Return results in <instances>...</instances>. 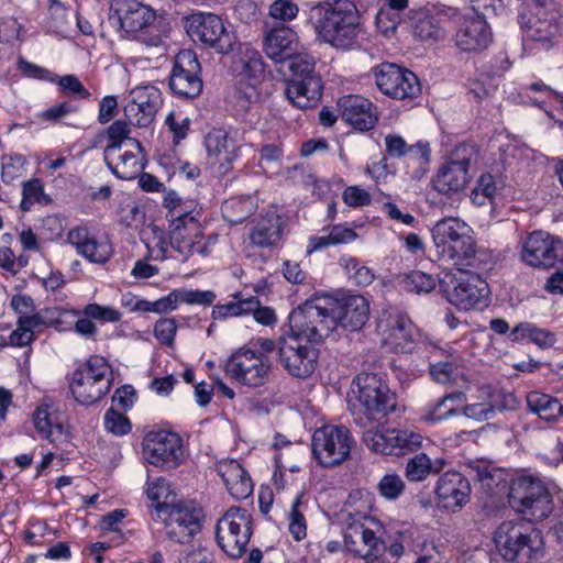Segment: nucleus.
Listing matches in <instances>:
<instances>
[{
  "mask_svg": "<svg viewBox=\"0 0 563 563\" xmlns=\"http://www.w3.org/2000/svg\"><path fill=\"white\" fill-rule=\"evenodd\" d=\"M309 23L318 38L338 49H350L357 43L361 14L352 0H328L312 7Z\"/></svg>",
  "mask_w": 563,
  "mask_h": 563,
  "instance_id": "f257e3e1",
  "label": "nucleus"
},
{
  "mask_svg": "<svg viewBox=\"0 0 563 563\" xmlns=\"http://www.w3.org/2000/svg\"><path fill=\"white\" fill-rule=\"evenodd\" d=\"M432 239L443 256H446L459 271H486L490 257L477 246L474 230L460 218L445 217L432 228Z\"/></svg>",
  "mask_w": 563,
  "mask_h": 563,
  "instance_id": "f03ea898",
  "label": "nucleus"
},
{
  "mask_svg": "<svg viewBox=\"0 0 563 563\" xmlns=\"http://www.w3.org/2000/svg\"><path fill=\"white\" fill-rule=\"evenodd\" d=\"M163 207L167 210L170 245L185 257L194 254L207 255L200 212L196 210L194 202L184 200L176 191L170 190L164 196Z\"/></svg>",
  "mask_w": 563,
  "mask_h": 563,
  "instance_id": "7ed1b4c3",
  "label": "nucleus"
},
{
  "mask_svg": "<svg viewBox=\"0 0 563 563\" xmlns=\"http://www.w3.org/2000/svg\"><path fill=\"white\" fill-rule=\"evenodd\" d=\"M501 556L515 563H533L542 556L540 533L522 520L501 522L494 533Z\"/></svg>",
  "mask_w": 563,
  "mask_h": 563,
  "instance_id": "20e7f679",
  "label": "nucleus"
},
{
  "mask_svg": "<svg viewBox=\"0 0 563 563\" xmlns=\"http://www.w3.org/2000/svg\"><path fill=\"white\" fill-rule=\"evenodd\" d=\"M509 506L530 520H543L553 511V499L544 481L532 474L520 475L511 481Z\"/></svg>",
  "mask_w": 563,
  "mask_h": 563,
  "instance_id": "39448f33",
  "label": "nucleus"
},
{
  "mask_svg": "<svg viewBox=\"0 0 563 563\" xmlns=\"http://www.w3.org/2000/svg\"><path fill=\"white\" fill-rule=\"evenodd\" d=\"M328 297L306 300L289 314L292 336L309 343L322 342L334 330V321L328 305Z\"/></svg>",
  "mask_w": 563,
  "mask_h": 563,
  "instance_id": "423d86ee",
  "label": "nucleus"
},
{
  "mask_svg": "<svg viewBox=\"0 0 563 563\" xmlns=\"http://www.w3.org/2000/svg\"><path fill=\"white\" fill-rule=\"evenodd\" d=\"M112 378V369L108 362L102 356L93 355L74 372L69 387L78 404L89 406L108 394Z\"/></svg>",
  "mask_w": 563,
  "mask_h": 563,
  "instance_id": "0eeeda50",
  "label": "nucleus"
},
{
  "mask_svg": "<svg viewBox=\"0 0 563 563\" xmlns=\"http://www.w3.org/2000/svg\"><path fill=\"white\" fill-rule=\"evenodd\" d=\"M156 15L147 5L136 0H122L115 3L113 13L109 15V22L125 33L140 32L139 40L147 46H159L163 44V36L158 29L153 25Z\"/></svg>",
  "mask_w": 563,
  "mask_h": 563,
  "instance_id": "6e6552de",
  "label": "nucleus"
},
{
  "mask_svg": "<svg viewBox=\"0 0 563 563\" xmlns=\"http://www.w3.org/2000/svg\"><path fill=\"white\" fill-rule=\"evenodd\" d=\"M478 150L473 144H460L450 154L432 179L433 188L443 195L462 190L470 181L471 168L477 163Z\"/></svg>",
  "mask_w": 563,
  "mask_h": 563,
  "instance_id": "1a4fd4ad",
  "label": "nucleus"
},
{
  "mask_svg": "<svg viewBox=\"0 0 563 563\" xmlns=\"http://www.w3.org/2000/svg\"><path fill=\"white\" fill-rule=\"evenodd\" d=\"M356 399L369 420L379 421L394 412L397 399L388 384L377 374L361 373L354 380Z\"/></svg>",
  "mask_w": 563,
  "mask_h": 563,
  "instance_id": "9d476101",
  "label": "nucleus"
},
{
  "mask_svg": "<svg viewBox=\"0 0 563 563\" xmlns=\"http://www.w3.org/2000/svg\"><path fill=\"white\" fill-rule=\"evenodd\" d=\"M253 533V520L247 509L231 507L218 520V545L231 558H240L246 550Z\"/></svg>",
  "mask_w": 563,
  "mask_h": 563,
  "instance_id": "9b49d317",
  "label": "nucleus"
},
{
  "mask_svg": "<svg viewBox=\"0 0 563 563\" xmlns=\"http://www.w3.org/2000/svg\"><path fill=\"white\" fill-rule=\"evenodd\" d=\"M223 371L238 384L256 388L268 382L272 362L263 353H256L251 347H241L225 361Z\"/></svg>",
  "mask_w": 563,
  "mask_h": 563,
  "instance_id": "f8f14e48",
  "label": "nucleus"
},
{
  "mask_svg": "<svg viewBox=\"0 0 563 563\" xmlns=\"http://www.w3.org/2000/svg\"><path fill=\"white\" fill-rule=\"evenodd\" d=\"M165 522L166 537L176 543L189 542L201 529L202 510L192 503L178 501L155 506Z\"/></svg>",
  "mask_w": 563,
  "mask_h": 563,
  "instance_id": "ddd939ff",
  "label": "nucleus"
},
{
  "mask_svg": "<svg viewBox=\"0 0 563 563\" xmlns=\"http://www.w3.org/2000/svg\"><path fill=\"white\" fill-rule=\"evenodd\" d=\"M353 438L344 426L327 424L312 435V453L318 463L330 467L344 462L350 455Z\"/></svg>",
  "mask_w": 563,
  "mask_h": 563,
  "instance_id": "4468645a",
  "label": "nucleus"
},
{
  "mask_svg": "<svg viewBox=\"0 0 563 563\" xmlns=\"http://www.w3.org/2000/svg\"><path fill=\"white\" fill-rule=\"evenodd\" d=\"M453 42L465 53H481L488 48L493 42V33L485 16L474 10L467 9L453 16Z\"/></svg>",
  "mask_w": 563,
  "mask_h": 563,
  "instance_id": "2eb2a0df",
  "label": "nucleus"
},
{
  "mask_svg": "<svg viewBox=\"0 0 563 563\" xmlns=\"http://www.w3.org/2000/svg\"><path fill=\"white\" fill-rule=\"evenodd\" d=\"M144 460L163 470L178 467L185 460L183 439L173 431H151L142 442Z\"/></svg>",
  "mask_w": 563,
  "mask_h": 563,
  "instance_id": "dca6fc26",
  "label": "nucleus"
},
{
  "mask_svg": "<svg viewBox=\"0 0 563 563\" xmlns=\"http://www.w3.org/2000/svg\"><path fill=\"white\" fill-rule=\"evenodd\" d=\"M518 21L526 37L534 42L550 43L559 32L556 14L545 0H521Z\"/></svg>",
  "mask_w": 563,
  "mask_h": 563,
  "instance_id": "f3484780",
  "label": "nucleus"
},
{
  "mask_svg": "<svg viewBox=\"0 0 563 563\" xmlns=\"http://www.w3.org/2000/svg\"><path fill=\"white\" fill-rule=\"evenodd\" d=\"M184 21L186 32L194 41H199L222 54L232 49V36L219 15L197 12L186 16Z\"/></svg>",
  "mask_w": 563,
  "mask_h": 563,
  "instance_id": "a211bd4d",
  "label": "nucleus"
},
{
  "mask_svg": "<svg viewBox=\"0 0 563 563\" xmlns=\"http://www.w3.org/2000/svg\"><path fill=\"white\" fill-rule=\"evenodd\" d=\"M319 350L300 339L288 335L278 342V361L295 378L310 377L318 365Z\"/></svg>",
  "mask_w": 563,
  "mask_h": 563,
  "instance_id": "6ab92c4d",
  "label": "nucleus"
},
{
  "mask_svg": "<svg viewBox=\"0 0 563 563\" xmlns=\"http://www.w3.org/2000/svg\"><path fill=\"white\" fill-rule=\"evenodd\" d=\"M460 276H453L451 287L444 292L448 301L463 311L485 306L488 299V284L479 276L481 271H460Z\"/></svg>",
  "mask_w": 563,
  "mask_h": 563,
  "instance_id": "aec40b11",
  "label": "nucleus"
},
{
  "mask_svg": "<svg viewBox=\"0 0 563 563\" xmlns=\"http://www.w3.org/2000/svg\"><path fill=\"white\" fill-rule=\"evenodd\" d=\"M521 260L538 268L563 266V242L544 231H534L522 242Z\"/></svg>",
  "mask_w": 563,
  "mask_h": 563,
  "instance_id": "412c9836",
  "label": "nucleus"
},
{
  "mask_svg": "<svg viewBox=\"0 0 563 563\" xmlns=\"http://www.w3.org/2000/svg\"><path fill=\"white\" fill-rule=\"evenodd\" d=\"M378 89L393 99H415L421 93L418 77L409 69L396 64H382L375 71Z\"/></svg>",
  "mask_w": 563,
  "mask_h": 563,
  "instance_id": "4be33fe9",
  "label": "nucleus"
},
{
  "mask_svg": "<svg viewBox=\"0 0 563 563\" xmlns=\"http://www.w3.org/2000/svg\"><path fill=\"white\" fill-rule=\"evenodd\" d=\"M199 74L200 64L196 54L190 49L180 51L175 57L169 76L172 91L181 98H196L202 90V80Z\"/></svg>",
  "mask_w": 563,
  "mask_h": 563,
  "instance_id": "5701e85b",
  "label": "nucleus"
},
{
  "mask_svg": "<svg viewBox=\"0 0 563 563\" xmlns=\"http://www.w3.org/2000/svg\"><path fill=\"white\" fill-rule=\"evenodd\" d=\"M422 435L410 430L387 429L380 431L373 424L363 432V442L372 451L390 455L396 450L416 451L422 445Z\"/></svg>",
  "mask_w": 563,
  "mask_h": 563,
  "instance_id": "b1692460",
  "label": "nucleus"
},
{
  "mask_svg": "<svg viewBox=\"0 0 563 563\" xmlns=\"http://www.w3.org/2000/svg\"><path fill=\"white\" fill-rule=\"evenodd\" d=\"M32 420L40 439L54 445L68 442L69 432L65 424V416L57 401L48 397L43 398L32 413Z\"/></svg>",
  "mask_w": 563,
  "mask_h": 563,
  "instance_id": "393cba45",
  "label": "nucleus"
},
{
  "mask_svg": "<svg viewBox=\"0 0 563 563\" xmlns=\"http://www.w3.org/2000/svg\"><path fill=\"white\" fill-rule=\"evenodd\" d=\"M203 144L209 163L218 167L219 174L229 173L240 155L241 144L235 135L222 128H216L206 134Z\"/></svg>",
  "mask_w": 563,
  "mask_h": 563,
  "instance_id": "a878e982",
  "label": "nucleus"
},
{
  "mask_svg": "<svg viewBox=\"0 0 563 563\" xmlns=\"http://www.w3.org/2000/svg\"><path fill=\"white\" fill-rule=\"evenodd\" d=\"M327 302L334 321V329L341 327L352 332L358 331L368 320L369 303L361 295H349L340 299L328 297Z\"/></svg>",
  "mask_w": 563,
  "mask_h": 563,
  "instance_id": "bb28decb",
  "label": "nucleus"
},
{
  "mask_svg": "<svg viewBox=\"0 0 563 563\" xmlns=\"http://www.w3.org/2000/svg\"><path fill=\"white\" fill-rule=\"evenodd\" d=\"M336 106L342 120L354 130L361 132L369 131L378 121L376 107L372 101L362 96H343L339 98Z\"/></svg>",
  "mask_w": 563,
  "mask_h": 563,
  "instance_id": "cd10ccee",
  "label": "nucleus"
},
{
  "mask_svg": "<svg viewBox=\"0 0 563 563\" xmlns=\"http://www.w3.org/2000/svg\"><path fill=\"white\" fill-rule=\"evenodd\" d=\"M161 104L159 91L154 87H136L130 91L124 107L125 117L139 128L148 126Z\"/></svg>",
  "mask_w": 563,
  "mask_h": 563,
  "instance_id": "c85d7f7f",
  "label": "nucleus"
},
{
  "mask_svg": "<svg viewBox=\"0 0 563 563\" xmlns=\"http://www.w3.org/2000/svg\"><path fill=\"white\" fill-rule=\"evenodd\" d=\"M487 398L481 402L463 405V415L477 422L494 419L497 412L515 409L517 405L516 397L501 390L485 388Z\"/></svg>",
  "mask_w": 563,
  "mask_h": 563,
  "instance_id": "c756f323",
  "label": "nucleus"
},
{
  "mask_svg": "<svg viewBox=\"0 0 563 563\" xmlns=\"http://www.w3.org/2000/svg\"><path fill=\"white\" fill-rule=\"evenodd\" d=\"M435 494L443 508L454 511L468 501L471 485L461 473L446 472L439 478Z\"/></svg>",
  "mask_w": 563,
  "mask_h": 563,
  "instance_id": "7c9ffc66",
  "label": "nucleus"
},
{
  "mask_svg": "<svg viewBox=\"0 0 563 563\" xmlns=\"http://www.w3.org/2000/svg\"><path fill=\"white\" fill-rule=\"evenodd\" d=\"M299 41L297 34L288 26L280 24L266 32L263 48L267 57L275 63H285L298 51Z\"/></svg>",
  "mask_w": 563,
  "mask_h": 563,
  "instance_id": "2f4dec72",
  "label": "nucleus"
},
{
  "mask_svg": "<svg viewBox=\"0 0 563 563\" xmlns=\"http://www.w3.org/2000/svg\"><path fill=\"white\" fill-rule=\"evenodd\" d=\"M322 89L321 77H308L307 79L287 80L284 93L292 106L306 110L319 102Z\"/></svg>",
  "mask_w": 563,
  "mask_h": 563,
  "instance_id": "473e14b6",
  "label": "nucleus"
},
{
  "mask_svg": "<svg viewBox=\"0 0 563 563\" xmlns=\"http://www.w3.org/2000/svg\"><path fill=\"white\" fill-rule=\"evenodd\" d=\"M217 473L234 499H245L252 494V479L238 461L224 460L219 462L217 464Z\"/></svg>",
  "mask_w": 563,
  "mask_h": 563,
  "instance_id": "72a5a7b5",
  "label": "nucleus"
},
{
  "mask_svg": "<svg viewBox=\"0 0 563 563\" xmlns=\"http://www.w3.org/2000/svg\"><path fill=\"white\" fill-rule=\"evenodd\" d=\"M284 221L275 207H269L262 213L250 233L252 245L257 247H272L282 238Z\"/></svg>",
  "mask_w": 563,
  "mask_h": 563,
  "instance_id": "f704fd0d",
  "label": "nucleus"
},
{
  "mask_svg": "<svg viewBox=\"0 0 563 563\" xmlns=\"http://www.w3.org/2000/svg\"><path fill=\"white\" fill-rule=\"evenodd\" d=\"M416 328L411 320L404 314H396L389 322L385 340L394 347L402 352H409L412 349Z\"/></svg>",
  "mask_w": 563,
  "mask_h": 563,
  "instance_id": "c9c22d12",
  "label": "nucleus"
},
{
  "mask_svg": "<svg viewBox=\"0 0 563 563\" xmlns=\"http://www.w3.org/2000/svg\"><path fill=\"white\" fill-rule=\"evenodd\" d=\"M446 462L443 459L431 460L426 453H419L408 459L405 468V475L410 482H422L430 474L440 473Z\"/></svg>",
  "mask_w": 563,
  "mask_h": 563,
  "instance_id": "e433bc0d",
  "label": "nucleus"
},
{
  "mask_svg": "<svg viewBox=\"0 0 563 563\" xmlns=\"http://www.w3.org/2000/svg\"><path fill=\"white\" fill-rule=\"evenodd\" d=\"M512 342L529 341L541 349H548L555 344L556 336L553 332L541 329L531 322L517 324L509 333Z\"/></svg>",
  "mask_w": 563,
  "mask_h": 563,
  "instance_id": "4c0bfd02",
  "label": "nucleus"
},
{
  "mask_svg": "<svg viewBox=\"0 0 563 563\" xmlns=\"http://www.w3.org/2000/svg\"><path fill=\"white\" fill-rule=\"evenodd\" d=\"M234 70L244 78L258 80L264 76L265 63L258 51L244 45L234 62Z\"/></svg>",
  "mask_w": 563,
  "mask_h": 563,
  "instance_id": "58836bf2",
  "label": "nucleus"
},
{
  "mask_svg": "<svg viewBox=\"0 0 563 563\" xmlns=\"http://www.w3.org/2000/svg\"><path fill=\"white\" fill-rule=\"evenodd\" d=\"M257 209V201L254 197H236L227 200L222 208V217L230 224H240L249 219Z\"/></svg>",
  "mask_w": 563,
  "mask_h": 563,
  "instance_id": "ea45409f",
  "label": "nucleus"
},
{
  "mask_svg": "<svg viewBox=\"0 0 563 563\" xmlns=\"http://www.w3.org/2000/svg\"><path fill=\"white\" fill-rule=\"evenodd\" d=\"M466 401V395L462 391H453L444 395L435 404L431 405L426 419L429 421H441L457 415L459 408Z\"/></svg>",
  "mask_w": 563,
  "mask_h": 563,
  "instance_id": "a19ab883",
  "label": "nucleus"
},
{
  "mask_svg": "<svg viewBox=\"0 0 563 563\" xmlns=\"http://www.w3.org/2000/svg\"><path fill=\"white\" fill-rule=\"evenodd\" d=\"M529 410L542 420L556 421L560 418V402L556 398L540 391H531L527 395Z\"/></svg>",
  "mask_w": 563,
  "mask_h": 563,
  "instance_id": "79ce46f5",
  "label": "nucleus"
},
{
  "mask_svg": "<svg viewBox=\"0 0 563 563\" xmlns=\"http://www.w3.org/2000/svg\"><path fill=\"white\" fill-rule=\"evenodd\" d=\"M412 33L415 37L421 41L437 42L444 37V31L439 25L435 16L428 14L426 11H417L413 16Z\"/></svg>",
  "mask_w": 563,
  "mask_h": 563,
  "instance_id": "37998d69",
  "label": "nucleus"
},
{
  "mask_svg": "<svg viewBox=\"0 0 563 563\" xmlns=\"http://www.w3.org/2000/svg\"><path fill=\"white\" fill-rule=\"evenodd\" d=\"M339 264L343 267L349 280L357 287H366L375 279L373 269L354 256H341Z\"/></svg>",
  "mask_w": 563,
  "mask_h": 563,
  "instance_id": "c03bdc74",
  "label": "nucleus"
},
{
  "mask_svg": "<svg viewBox=\"0 0 563 563\" xmlns=\"http://www.w3.org/2000/svg\"><path fill=\"white\" fill-rule=\"evenodd\" d=\"M104 163L115 177L124 180L135 178L142 168L137 156L132 152L123 154L117 152L111 156V162L104 161Z\"/></svg>",
  "mask_w": 563,
  "mask_h": 563,
  "instance_id": "a18cd8bd",
  "label": "nucleus"
},
{
  "mask_svg": "<svg viewBox=\"0 0 563 563\" xmlns=\"http://www.w3.org/2000/svg\"><path fill=\"white\" fill-rule=\"evenodd\" d=\"M44 320L41 316L23 317L18 320L16 329L9 336V344L23 347L32 343L35 339L34 330L41 328Z\"/></svg>",
  "mask_w": 563,
  "mask_h": 563,
  "instance_id": "49530a36",
  "label": "nucleus"
},
{
  "mask_svg": "<svg viewBox=\"0 0 563 563\" xmlns=\"http://www.w3.org/2000/svg\"><path fill=\"white\" fill-rule=\"evenodd\" d=\"M352 537H357L358 545L364 549L363 559L372 562L377 559L384 545L375 532L363 525H352Z\"/></svg>",
  "mask_w": 563,
  "mask_h": 563,
  "instance_id": "de8ad7c7",
  "label": "nucleus"
},
{
  "mask_svg": "<svg viewBox=\"0 0 563 563\" xmlns=\"http://www.w3.org/2000/svg\"><path fill=\"white\" fill-rule=\"evenodd\" d=\"M131 133L129 124L123 120H115L107 130L108 143L103 151V161L111 162V156L120 152L122 143L129 137Z\"/></svg>",
  "mask_w": 563,
  "mask_h": 563,
  "instance_id": "09e8293b",
  "label": "nucleus"
},
{
  "mask_svg": "<svg viewBox=\"0 0 563 563\" xmlns=\"http://www.w3.org/2000/svg\"><path fill=\"white\" fill-rule=\"evenodd\" d=\"M400 284L409 292L429 294L437 287L438 278L421 271H412L400 278Z\"/></svg>",
  "mask_w": 563,
  "mask_h": 563,
  "instance_id": "8fccbe9b",
  "label": "nucleus"
},
{
  "mask_svg": "<svg viewBox=\"0 0 563 563\" xmlns=\"http://www.w3.org/2000/svg\"><path fill=\"white\" fill-rule=\"evenodd\" d=\"M288 69L291 71L292 79H307L308 77H320L314 68V58L308 53L297 51L285 60Z\"/></svg>",
  "mask_w": 563,
  "mask_h": 563,
  "instance_id": "3c124183",
  "label": "nucleus"
},
{
  "mask_svg": "<svg viewBox=\"0 0 563 563\" xmlns=\"http://www.w3.org/2000/svg\"><path fill=\"white\" fill-rule=\"evenodd\" d=\"M79 254L90 262L102 264L112 255V247L109 242L98 241L91 236Z\"/></svg>",
  "mask_w": 563,
  "mask_h": 563,
  "instance_id": "603ef678",
  "label": "nucleus"
},
{
  "mask_svg": "<svg viewBox=\"0 0 563 563\" xmlns=\"http://www.w3.org/2000/svg\"><path fill=\"white\" fill-rule=\"evenodd\" d=\"M526 92L531 91L534 93H540L543 96V98H530L531 103L534 106L543 109L548 108V104L550 103L551 107H554L556 104L558 99H561L563 96L553 90L550 86L545 85L543 81H536L532 84H529L525 87Z\"/></svg>",
  "mask_w": 563,
  "mask_h": 563,
  "instance_id": "864d4df0",
  "label": "nucleus"
},
{
  "mask_svg": "<svg viewBox=\"0 0 563 563\" xmlns=\"http://www.w3.org/2000/svg\"><path fill=\"white\" fill-rule=\"evenodd\" d=\"M26 159L20 154L4 156L2 161L1 179L5 184H11L22 177L25 170Z\"/></svg>",
  "mask_w": 563,
  "mask_h": 563,
  "instance_id": "5fc2aeb1",
  "label": "nucleus"
},
{
  "mask_svg": "<svg viewBox=\"0 0 563 563\" xmlns=\"http://www.w3.org/2000/svg\"><path fill=\"white\" fill-rule=\"evenodd\" d=\"M146 494L152 501L156 503L155 506L175 504L173 500L169 501V498L174 496V493L169 481L164 477H157L154 481L148 482Z\"/></svg>",
  "mask_w": 563,
  "mask_h": 563,
  "instance_id": "6e6d98bb",
  "label": "nucleus"
},
{
  "mask_svg": "<svg viewBox=\"0 0 563 563\" xmlns=\"http://www.w3.org/2000/svg\"><path fill=\"white\" fill-rule=\"evenodd\" d=\"M400 21L399 12H394L390 8H380L375 18L377 30L386 37L396 33Z\"/></svg>",
  "mask_w": 563,
  "mask_h": 563,
  "instance_id": "4d7b16f0",
  "label": "nucleus"
},
{
  "mask_svg": "<svg viewBox=\"0 0 563 563\" xmlns=\"http://www.w3.org/2000/svg\"><path fill=\"white\" fill-rule=\"evenodd\" d=\"M429 368L431 377L435 382L441 384H448L453 382L459 374V364L456 360L440 361L430 364Z\"/></svg>",
  "mask_w": 563,
  "mask_h": 563,
  "instance_id": "13d9d810",
  "label": "nucleus"
},
{
  "mask_svg": "<svg viewBox=\"0 0 563 563\" xmlns=\"http://www.w3.org/2000/svg\"><path fill=\"white\" fill-rule=\"evenodd\" d=\"M44 188L40 179H31L23 184L21 210L29 211L35 202H41L44 198Z\"/></svg>",
  "mask_w": 563,
  "mask_h": 563,
  "instance_id": "bf43d9fd",
  "label": "nucleus"
},
{
  "mask_svg": "<svg viewBox=\"0 0 563 563\" xmlns=\"http://www.w3.org/2000/svg\"><path fill=\"white\" fill-rule=\"evenodd\" d=\"M301 506L300 498L297 497L291 505L289 512V527L288 530L296 541H301L307 536V523L305 516L299 510Z\"/></svg>",
  "mask_w": 563,
  "mask_h": 563,
  "instance_id": "052dcab7",
  "label": "nucleus"
},
{
  "mask_svg": "<svg viewBox=\"0 0 563 563\" xmlns=\"http://www.w3.org/2000/svg\"><path fill=\"white\" fill-rule=\"evenodd\" d=\"M177 301L187 305L209 306L216 300V294L212 290H188L175 289Z\"/></svg>",
  "mask_w": 563,
  "mask_h": 563,
  "instance_id": "680f3d73",
  "label": "nucleus"
},
{
  "mask_svg": "<svg viewBox=\"0 0 563 563\" xmlns=\"http://www.w3.org/2000/svg\"><path fill=\"white\" fill-rule=\"evenodd\" d=\"M405 490V482L397 474H386L378 483L379 494L389 500L397 499Z\"/></svg>",
  "mask_w": 563,
  "mask_h": 563,
  "instance_id": "e2e57ef3",
  "label": "nucleus"
},
{
  "mask_svg": "<svg viewBox=\"0 0 563 563\" xmlns=\"http://www.w3.org/2000/svg\"><path fill=\"white\" fill-rule=\"evenodd\" d=\"M103 423L106 430L114 435H124L131 431L129 419L112 408L106 412Z\"/></svg>",
  "mask_w": 563,
  "mask_h": 563,
  "instance_id": "0e129e2a",
  "label": "nucleus"
},
{
  "mask_svg": "<svg viewBox=\"0 0 563 563\" xmlns=\"http://www.w3.org/2000/svg\"><path fill=\"white\" fill-rule=\"evenodd\" d=\"M177 324L173 318H163L156 321L154 325L155 338L165 345L172 346L174 344Z\"/></svg>",
  "mask_w": 563,
  "mask_h": 563,
  "instance_id": "69168bd1",
  "label": "nucleus"
},
{
  "mask_svg": "<svg viewBox=\"0 0 563 563\" xmlns=\"http://www.w3.org/2000/svg\"><path fill=\"white\" fill-rule=\"evenodd\" d=\"M298 11V5L290 0H275L269 7V15L280 21L294 20Z\"/></svg>",
  "mask_w": 563,
  "mask_h": 563,
  "instance_id": "338daca9",
  "label": "nucleus"
},
{
  "mask_svg": "<svg viewBox=\"0 0 563 563\" xmlns=\"http://www.w3.org/2000/svg\"><path fill=\"white\" fill-rule=\"evenodd\" d=\"M343 201L353 208H361L371 205L372 197L369 192L360 186H349L342 194Z\"/></svg>",
  "mask_w": 563,
  "mask_h": 563,
  "instance_id": "774afa93",
  "label": "nucleus"
}]
</instances>
